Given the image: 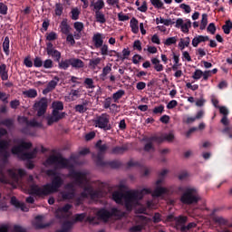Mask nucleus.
<instances>
[{
	"label": "nucleus",
	"mask_w": 232,
	"mask_h": 232,
	"mask_svg": "<svg viewBox=\"0 0 232 232\" xmlns=\"http://www.w3.org/2000/svg\"><path fill=\"white\" fill-rule=\"evenodd\" d=\"M151 190L150 188H143L141 190H129L125 193L121 191H114L112 193V200L116 204H125V208L128 211L133 209V206L139 204V200L144 198V195H150Z\"/></svg>",
	"instance_id": "f257e3e1"
},
{
	"label": "nucleus",
	"mask_w": 232,
	"mask_h": 232,
	"mask_svg": "<svg viewBox=\"0 0 232 232\" xmlns=\"http://www.w3.org/2000/svg\"><path fill=\"white\" fill-rule=\"evenodd\" d=\"M61 189V179L55 178L51 183H47L39 187L37 184H32L29 187L30 195H34L35 197H48L52 193H57Z\"/></svg>",
	"instance_id": "f03ea898"
},
{
	"label": "nucleus",
	"mask_w": 232,
	"mask_h": 232,
	"mask_svg": "<svg viewBox=\"0 0 232 232\" xmlns=\"http://www.w3.org/2000/svg\"><path fill=\"white\" fill-rule=\"evenodd\" d=\"M32 146V142H26L21 140L19 145L12 148L11 153H13V155H20L22 160H32V159H35L37 155V148L34 149L31 152H23V150H30Z\"/></svg>",
	"instance_id": "7ed1b4c3"
},
{
	"label": "nucleus",
	"mask_w": 232,
	"mask_h": 232,
	"mask_svg": "<svg viewBox=\"0 0 232 232\" xmlns=\"http://www.w3.org/2000/svg\"><path fill=\"white\" fill-rule=\"evenodd\" d=\"M53 111L50 117L47 118L48 126H52L54 122H59V121H63L64 117H66V112H60L64 110V103L61 101L53 102Z\"/></svg>",
	"instance_id": "20e7f679"
},
{
	"label": "nucleus",
	"mask_w": 232,
	"mask_h": 232,
	"mask_svg": "<svg viewBox=\"0 0 232 232\" xmlns=\"http://www.w3.org/2000/svg\"><path fill=\"white\" fill-rule=\"evenodd\" d=\"M199 200L200 195H198V190H197L195 188H186L180 197V202H182V204H186L187 206H191V204H198Z\"/></svg>",
	"instance_id": "39448f33"
},
{
	"label": "nucleus",
	"mask_w": 232,
	"mask_h": 232,
	"mask_svg": "<svg viewBox=\"0 0 232 232\" xmlns=\"http://www.w3.org/2000/svg\"><path fill=\"white\" fill-rule=\"evenodd\" d=\"M80 195L82 198H88L90 197L91 200H99V198L106 197L103 189L99 188L95 190L92 185L85 186Z\"/></svg>",
	"instance_id": "423d86ee"
},
{
	"label": "nucleus",
	"mask_w": 232,
	"mask_h": 232,
	"mask_svg": "<svg viewBox=\"0 0 232 232\" xmlns=\"http://www.w3.org/2000/svg\"><path fill=\"white\" fill-rule=\"evenodd\" d=\"M48 166H56L61 169H66L70 168V160L63 157L62 155H51L45 160Z\"/></svg>",
	"instance_id": "0eeeda50"
},
{
	"label": "nucleus",
	"mask_w": 232,
	"mask_h": 232,
	"mask_svg": "<svg viewBox=\"0 0 232 232\" xmlns=\"http://www.w3.org/2000/svg\"><path fill=\"white\" fill-rule=\"evenodd\" d=\"M96 150H98L97 155L92 154V159L94 160L96 166H104L106 161H104V155L108 151V145L102 144V140H100L95 144Z\"/></svg>",
	"instance_id": "6e6552de"
},
{
	"label": "nucleus",
	"mask_w": 232,
	"mask_h": 232,
	"mask_svg": "<svg viewBox=\"0 0 232 232\" xmlns=\"http://www.w3.org/2000/svg\"><path fill=\"white\" fill-rule=\"evenodd\" d=\"M95 128H100L104 131H110L111 130V123H110V114L102 113L93 120Z\"/></svg>",
	"instance_id": "1a4fd4ad"
},
{
	"label": "nucleus",
	"mask_w": 232,
	"mask_h": 232,
	"mask_svg": "<svg viewBox=\"0 0 232 232\" xmlns=\"http://www.w3.org/2000/svg\"><path fill=\"white\" fill-rule=\"evenodd\" d=\"M188 223V216H179V218H177V227L176 229L177 231H180V232H189L191 231V229H194V227H197V223L195 222H190L188 225H186Z\"/></svg>",
	"instance_id": "9d476101"
},
{
	"label": "nucleus",
	"mask_w": 232,
	"mask_h": 232,
	"mask_svg": "<svg viewBox=\"0 0 232 232\" xmlns=\"http://www.w3.org/2000/svg\"><path fill=\"white\" fill-rule=\"evenodd\" d=\"M71 179H73L74 184L82 188L86 182H88V174L86 172L77 171L75 169H71L69 175Z\"/></svg>",
	"instance_id": "9b49d317"
},
{
	"label": "nucleus",
	"mask_w": 232,
	"mask_h": 232,
	"mask_svg": "<svg viewBox=\"0 0 232 232\" xmlns=\"http://www.w3.org/2000/svg\"><path fill=\"white\" fill-rule=\"evenodd\" d=\"M119 213H120L119 209L115 208H112L111 211L106 208H101L97 212V217L101 220H103L104 222H108V220H110L111 217H119Z\"/></svg>",
	"instance_id": "f8f14e48"
},
{
	"label": "nucleus",
	"mask_w": 232,
	"mask_h": 232,
	"mask_svg": "<svg viewBox=\"0 0 232 232\" xmlns=\"http://www.w3.org/2000/svg\"><path fill=\"white\" fill-rule=\"evenodd\" d=\"M46 53L47 55L52 57L55 63H60L61 52L53 48V44H52V42L46 44Z\"/></svg>",
	"instance_id": "ddd939ff"
},
{
	"label": "nucleus",
	"mask_w": 232,
	"mask_h": 232,
	"mask_svg": "<svg viewBox=\"0 0 232 232\" xmlns=\"http://www.w3.org/2000/svg\"><path fill=\"white\" fill-rule=\"evenodd\" d=\"M34 108L37 111V116L43 117L48 110V100L46 98H42L38 102L34 103Z\"/></svg>",
	"instance_id": "4468645a"
},
{
	"label": "nucleus",
	"mask_w": 232,
	"mask_h": 232,
	"mask_svg": "<svg viewBox=\"0 0 232 232\" xmlns=\"http://www.w3.org/2000/svg\"><path fill=\"white\" fill-rule=\"evenodd\" d=\"M72 208H73V206L68 203L62 208H58L55 211V218L59 220L66 218V215L64 213H68Z\"/></svg>",
	"instance_id": "2eb2a0df"
},
{
	"label": "nucleus",
	"mask_w": 232,
	"mask_h": 232,
	"mask_svg": "<svg viewBox=\"0 0 232 232\" xmlns=\"http://www.w3.org/2000/svg\"><path fill=\"white\" fill-rule=\"evenodd\" d=\"M7 173L14 182H19V178L23 179V177L26 175V170L23 169H19L18 171L15 172V170L10 169L7 170Z\"/></svg>",
	"instance_id": "dca6fc26"
},
{
	"label": "nucleus",
	"mask_w": 232,
	"mask_h": 232,
	"mask_svg": "<svg viewBox=\"0 0 232 232\" xmlns=\"http://www.w3.org/2000/svg\"><path fill=\"white\" fill-rule=\"evenodd\" d=\"M220 122L221 124H223V126H226L222 130V133H224V135H227L228 139H232V126H229V120L227 119V116H223Z\"/></svg>",
	"instance_id": "f3484780"
},
{
	"label": "nucleus",
	"mask_w": 232,
	"mask_h": 232,
	"mask_svg": "<svg viewBox=\"0 0 232 232\" xmlns=\"http://www.w3.org/2000/svg\"><path fill=\"white\" fill-rule=\"evenodd\" d=\"M128 150H130V147L128 146V144H123L122 146L112 147L110 153L111 155H124V153H126Z\"/></svg>",
	"instance_id": "a211bd4d"
},
{
	"label": "nucleus",
	"mask_w": 232,
	"mask_h": 232,
	"mask_svg": "<svg viewBox=\"0 0 232 232\" xmlns=\"http://www.w3.org/2000/svg\"><path fill=\"white\" fill-rule=\"evenodd\" d=\"M92 43L95 48H101L104 44V34L101 33L94 34L92 36Z\"/></svg>",
	"instance_id": "6ab92c4d"
},
{
	"label": "nucleus",
	"mask_w": 232,
	"mask_h": 232,
	"mask_svg": "<svg viewBox=\"0 0 232 232\" xmlns=\"http://www.w3.org/2000/svg\"><path fill=\"white\" fill-rule=\"evenodd\" d=\"M11 204L12 206H14V208H16L17 209H21L25 213H28V211H30V208L26 207V204L19 202V200H17V198L15 197L11 198Z\"/></svg>",
	"instance_id": "aec40b11"
},
{
	"label": "nucleus",
	"mask_w": 232,
	"mask_h": 232,
	"mask_svg": "<svg viewBox=\"0 0 232 232\" xmlns=\"http://www.w3.org/2000/svg\"><path fill=\"white\" fill-rule=\"evenodd\" d=\"M59 28L61 34H63V35H68L70 32H72V26L69 25L67 18L63 19L60 23Z\"/></svg>",
	"instance_id": "412c9836"
},
{
	"label": "nucleus",
	"mask_w": 232,
	"mask_h": 232,
	"mask_svg": "<svg viewBox=\"0 0 232 232\" xmlns=\"http://www.w3.org/2000/svg\"><path fill=\"white\" fill-rule=\"evenodd\" d=\"M19 121L24 122L26 126H31V128H41L43 126V123L36 121L35 119L29 121L26 117L18 118Z\"/></svg>",
	"instance_id": "4be33fe9"
},
{
	"label": "nucleus",
	"mask_w": 232,
	"mask_h": 232,
	"mask_svg": "<svg viewBox=\"0 0 232 232\" xmlns=\"http://www.w3.org/2000/svg\"><path fill=\"white\" fill-rule=\"evenodd\" d=\"M150 193L149 195H151L154 198L162 197V195H166L168 193V188L164 187H157L153 192L151 193V188H150Z\"/></svg>",
	"instance_id": "5701e85b"
},
{
	"label": "nucleus",
	"mask_w": 232,
	"mask_h": 232,
	"mask_svg": "<svg viewBox=\"0 0 232 232\" xmlns=\"http://www.w3.org/2000/svg\"><path fill=\"white\" fill-rule=\"evenodd\" d=\"M70 63L72 68H75V70H79L81 68H84V62L78 58H70Z\"/></svg>",
	"instance_id": "b1692460"
},
{
	"label": "nucleus",
	"mask_w": 232,
	"mask_h": 232,
	"mask_svg": "<svg viewBox=\"0 0 232 232\" xmlns=\"http://www.w3.org/2000/svg\"><path fill=\"white\" fill-rule=\"evenodd\" d=\"M206 41H209V36H204V35H198L195 36L192 40V46L194 48H197L200 43H206Z\"/></svg>",
	"instance_id": "393cba45"
},
{
	"label": "nucleus",
	"mask_w": 232,
	"mask_h": 232,
	"mask_svg": "<svg viewBox=\"0 0 232 232\" xmlns=\"http://www.w3.org/2000/svg\"><path fill=\"white\" fill-rule=\"evenodd\" d=\"M35 227L36 229H46V227H50V223H43V216H36L35 217Z\"/></svg>",
	"instance_id": "a878e982"
},
{
	"label": "nucleus",
	"mask_w": 232,
	"mask_h": 232,
	"mask_svg": "<svg viewBox=\"0 0 232 232\" xmlns=\"http://www.w3.org/2000/svg\"><path fill=\"white\" fill-rule=\"evenodd\" d=\"M146 140L147 142H157V144H162V142H164V134H161L160 136L154 134L153 136L148 138Z\"/></svg>",
	"instance_id": "bb28decb"
},
{
	"label": "nucleus",
	"mask_w": 232,
	"mask_h": 232,
	"mask_svg": "<svg viewBox=\"0 0 232 232\" xmlns=\"http://www.w3.org/2000/svg\"><path fill=\"white\" fill-rule=\"evenodd\" d=\"M46 175L48 177H53L52 179V180H53L55 179H60V180H61V188H63V185L64 184V179H63V178L59 174H57V172L54 169H47L46 170Z\"/></svg>",
	"instance_id": "cd10ccee"
},
{
	"label": "nucleus",
	"mask_w": 232,
	"mask_h": 232,
	"mask_svg": "<svg viewBox=\"0 0 232 232\" xmlns=\"http://www.w3.org/2000/svg\"><path fill=\"white\" fill-rule=\"evenodd\" d=\"M130 26L131 28L132 34H139V20H137V18L132 17L130 19Z\"/></svg>",
	"instance_id": "c85d7f7f"
},
{
	"label": "nucleus",
	"mask_w": 232,
	"mask_h": 232,
	"mask_svg": "<svg viewBox=\"0 0 232 232\" xmlns=\"http://www.w3.org/2000/svg\"><path fill=\"white\" fill-rule=\"evenodd\" d=\"M150 61L151 63L154 65V70H156V72L164 71V65L160 63V60H159L158 58H152Z\"/></svg>",
	"instance_id": "c756f323"
},
{
	"label": "nucleus",
	"mask_w": 232,
	"mask_h": 232,
	"mask_svg": "<svg viewBox=\"0 0 232 232\" xmlns=\"http://www.w3.org/2000/svg\"><path fill=\"white\" fill-rule=\"evenodd\" d=\"M0 77L3 81H8V71L6 70V64L5 63L0 65Z\"/></svg>",
	"instance_id": "7c9ffc66"
},
{
	"label": "nucleus",
	"mask_w": 232,
	"mask_h": 232,
	"mask_svg": "<svg viewBox=\"0 0 232 232\" xmlns=\"http://www.w3.org/2000/svg\"><path fill=\"white\" fill-rule=\"evenodd\" d=\"M63 200H73L75 198V192H70L68 190L61 192Z\"/></svg>",
	"instance_id": "2f4dec72"
},
{
	"label": "nucleus",
	"mask_w": 232,
	"mask_h": 232,
	"mask_svg": "<svg viewBox=\"0 0 232 232\" xmlns=\"http://www.w3.org/2000/svg\"><path fill=\"white\" fill-rule=\"evenodd\" d=\"M88 105V102H83L82 104L75 105L74 110L78 113H85V111H88V108L86 107Z\"/></svg>",
	"instance_id": "473e14b6"
},
{
	"label": "nucleus",
	"mask_w": 232,
	"mask_h": 232,
	"mask_svg": "<svg viewBox=\"0 0 232 232\" xmlns=\"http://www.w3.org/2000/svg\"><path fill=\"white\" fill-rule=\"evenodd\" d=\"M222 30L226 35H229L232 31V22L231 20H227L225 24L222 26Z\"/></svg>",
	"instance_id": "72a5a7b5"
},
{
	"label": "nucleus",
	"mask_w": 232,
	"mask_h": 232,
	"mask_svg": "<svg viewBox=\"0 0 232 232\" xmlns=\"http://www.w3.org/2000/svg\"><path fill=\"white\" fill-rule=\"evenodd\" d=\"M124 95H126V91L119 90L112 94V100L114 102H119V100L122 99V97H124Z\"/></svg>",
	"instance_id": "f704fd0d"
},
{
	"label": "nucleus",
	"mask_w": 232,
	"mask_h": 232,
	"mask_svg": "<svg viewBox=\"0 0 232 232\" xmlns=\"http://www.w3.org/2000/svg\"><path fill=\"white\" fill-rule=\"evenodd\" d=\"M104 166H110L112 169H118V168H121L122 166V163L120 160H111V161H107L105 162Z\"/></svg>",
	"instance_id": "c9c22d12"
},
{
	"label": "nucleus",
	"mask_w": 232,
	"mask_h": 232,
	"mask_svg": "<svg viewBox=\"0 0 232 232\" xmlns=\"http://www.w3.org/2000/svg\"><path fill=\"white\" fill-rule=\"evenodd\" d=\"M3 50L5 55H10V38L8 36L5 37L3 42Z\"/></svg>",
	"instance_id": "e433bc0d"
},
{
	"label": "nucleus",
	"mask_w": 232,
	"mask_h": 232,
	"mask_svg": "<svg viewBox=\"0 0 232 232\" xmlns=\"http://www.w3.org/2000/svg\"><path fill=\"white\" fill-rule=\"evenodd\" d=\"M71 66L70 59H65L58 62V68L60 70H68Z\"/></svg>",
	"instance_id": "4c0bfd02"
},
{
	"label": "nucleus",
	"mask_w": 232,
	"mask_h": 232,
	"mask_svg": "<svg viewBox=\"0 0 232 232\" xmlns=\"http://www.w3.org/2000/svg\"><path fill=\"white\" fill-rule=\"evenodd\" d=\"M61 79L59 76H54L53 80L50 81L47 84V87L50 89L51 92H53V89L57 87Z\"/></svg>",
	"instance_id": "58836bf2"
},
{
	"label": "nucleus",
	"mask_w": 232,
	"mask_h": 232,
	"mask_svg": "<svg viewBox=\"0 0 232 232\" xmlns=\"http://www.w3.org/2000/svg\"><path fill=\"white\" fill-rule=\"evenodd\" d=\"M101 61H102L101 58L97 57L95 59H90L89 60V68L92 70H95L99 64H101Z\"/></svg>",
	"instance_id": "ea45409f"
},
{
	"label": "nucleus",
	"mask_w": 232,
	"mask_h": 232,
	"mask_svg": "<svg viewBox=\"0 0 232 232\" xmlns=\"http://www.w3.org/2000/svg\"><path fill=\"white\" fill-rule=\"evenodd\" d=\"M73 221H64L62 224V230H63L64 232H70L72 230V228L73 227Z\"/></svg>",
	"instance_id": "a19ab883"
},
{
	"label": "nucleus",
	"mask_w": 232,
	"mask_h": 232,
	"mask_svg": "<svg viewBox=\"0 0 232 232\" xmlns=\"http://www.w3.org/2000/svg\"><path fill=\"white\" fill-rule=\"evenodd\" d=\"M95 17L97 23H101V24H104L106 23V17L104 16V14L101 11H95Z\"/></svg>",
	"instance_id": "79ce46f5"
},
{
	"label": "nucleus",
	"mask_w": 232,
	"mask_h": 232,
	"mask_svg": "<svg viewBox=\"0 0 232 232\" xmlns=\"http://www.w3.org/2000/svg\"><path fill=\"white\" fill-rule=\"evenodd\" d=\"M111 72V66L106 65L105 67H103L102 72L100 74L101 79L102 81H105L107 75L110 74Z\"/></svg>",
	"instance_id": "37998d69"
},
{
	"label": "nucleus",
	"mask_w": 232,
	"mask_h": 232,
	"mask_svg": "<svg viewBox=\"0 0 232 232\" xmlns=\"http://www.w3.org/2000/svg\"><path fill=\"white\" fill-rule=\"evenodd\" d=\"M64 11V6H63V4L57 3L55 4V9H54V14L58 17H61L63 15V12Z\"/></svg>",
	"instance_id": "c03bdc74"
},
{
	"label": "nucleus",
	"mask_w": 232,
	"mask_h": 232,
	"mask_svg": "<svg viewBox=\"0 0 232 232\" xmlns=\"http://www.w3.org/2000/svg\"><path fill=\"white\" fill-rule=\"evenodd\" d=\"M189 43H191V39H189V37H186L185 39H180V42L179 43V48H181V50H184V48L189 46Z\"/></svg>",
	"instance_id": "a18cd8bd"
},
{
	"label": "nucleus",
	"mask_w": 232,
	"mask_h": 232,
	"mask_svg": "<svg viewBox=\"0 0 232 232\" xmlns=\"http://www.w3.org/2000/svg\"><path fill=\"white\" fill-rule=\"evenodd\" d=\"M24 95H26L29 99H35V97H37V90L29 89L28 91L24 92Z\"/></svg>",
	"instance_id": "49530a36"
},
{
	"label": "nucleus",
	"mask_w": 232,
	"mask_h": 232,
	"mask_svg": "<svg viewBox=\"0 0 232 232\" xmlns=\"http://www.w3.org/2000/svg\"><path fill=\"white\" fill-rule=\"evenodd\" d=\"M83 84L88 90H93V88H95V85L93 84V79L92 78H86L83 82Z\"/></svg>",
	"instance_id": "de8ad7c7"
},
{
	"label": "nucleus",
	"mask_w": 232,
	"mask_h": 232,
	"mask_svg": "<svg viewBox=\"0 0 232 232\" xmlns=\"http://www.w3.org/2000/svg\"><path fill=\"white\" fill-rule=\"evenodd\" d=\"M71 14V19H72V21H77L79 19V15H81V11H79V8L75 7L72 9Z\"/></svg>",
	"instance_id": "09e8293b"
},
{
	"label": "nucleus",
	"mask_w": 232,
	"mask_h": 232,
	"mask_svg": "<svg viewBox=\"0 0 232 232\" xmlns=\"http://www.w3.org/2000/svg\"><path fill=\"white\" fill-rule=\"evenodd\" d=\"M95 12H101L104 8V0H98L94 5H93Z\"/></svg>",
	"instance_id": "8fccbe9b"
},
{
	"label": "nucleus",
	"mask_w": 232,
	"mask_h": 232,
	"mask_svg": "<svg viewBox=\"0 0 232 232\" xmlns=\"http://www.w3.org/2000/svg\"><path fill=\"white\" fill-rule=\"evenodd\" d=\"M34 68H42L44 62H43V58H41V56H36L34 59Z\"/></svg>",
	"instance_id": "3c124183"
},
{
	"label": "nucleus",
	"mask_w": 232,
	"mask_h": 232,
	"mask_svg": "<svg viewBox=\"0 0 232 232\" xmlns=\"http://www.w3.org/2000/svg\"><path fill=\"white\" fill-rule=\"evenodd\" d=\"M214 222L216 224H218L219 226H227V220H226L222 217H215L214 218Z\"/></svg>",
	"instance_id": "603ef678"
},
{
	"label": "nucleus",
	"mask_w": 232,
	"mask_h": 232,
	"mask_svg": "<svg viewBox=\"0 0 232 232\" xmlns=\"http://www.w3.org/2000/svg\"><path fill=\"white\" fill-rule=\"evenodd\" d=\"M189 28H191V20H187V22L181 26V32H183V34H188L189 32Z\"/></svg>",
	"instance_id": "864d4df0"
},
{
	"label": "nucleus",
	"mask_w": 232,
	"mask_h": 232,
	"mask_svg": "<svg viewBox=\"0 0 232 232\" xmlns=\"http://www.w3.org/2000/svg\"><path fill=\"white\" fill-rule=\"evenodd\" d=\"M81 91L79 89L77 90H72L70 92L71 101H75V99H79L81 97Z\"/></svg>",
	"instance_id": "5fc2aeb1"
},
{
	"label": "nucleus",
	"mask_w": 232,
	"mask_h": 232,
	"mask_svg": "<svg viewBox=\"0 0 232 232\" xmlns=\"http://www.w3.org/2000/svg\"><path fill=\"white\" fill-rule=\"evenodd\" d=\"M150 3L154 8L160 10L164 6V3L161 0H150Z\"/></svg>",
	"instance_id": "6e6d98bb"
},
{
	"label": "nucleus",
	"mask_w": 232,
	"mask_h": 232,
	"mask_svg": "<svg viewBox=\"0 0 232 232\" xmlns=\"http://www.w3.org/2000/svg\"><path fill=\"white\" fill-rule=\"evenodd\" d=\"M167 140V142H173L175 140V134L173 132L163 134V141Z\"/></svg>",
	"instance_id": "4d7b16f0"
},
{
	"label": "nucleus",
	"mask_w": 232,
	"mask_h": 232,
	"mask_svg": "<svg viewBox=\"0 0 232 232\" xmlns=\"http://www.w3.org/2000/svg\"><path fill=\"white\" fill-rule=\"evenodd\" d=\"M203 74H204V72H202V70L197 69L193 72L192 79H194L195 81H198L199 79H201Z\"/></svg>",
	"instance_id": "13d9d810"
},
{
	"label": "nucleus",
	"mask_w": 232,
	"mask_h": 232,
	"mask_svg": "<svg viewBox=\"0 0 232 232\" xmlns=\"http://www.w3.org/2000/svg\"><path fill=\"white\" fill-rule=\"evenodd\" d=\"M2 126H5L6 128L10 129L14 126V120L12 119H5L1 121Z\"/></svg>",
	"instance_id": "bf43d9fd"
},
{
	"label": "nucleus",
	"mask_w": 232,
	"mask_h": 232,
	"mask_svg": "<svg viewBox=\"0 0 232 232\" xmlns=\"http://www.w3.org/2000/svg\"><path fill=\"white\" fill-rule=\"evenodd\" d=\"M165 46H171V44H177V37H169L164 42Z\"/></svg>",
	"instance_id": "052dcab7"
},
{
	"label": "nucleus",
	"mask_w": 232,
	"mask_h": 232,
	"mask_svg": "<svg viewBox=\"0 0 232 232\" xmlns=\"http://www.w3.org/2000/svg\"><path fill=\"white\" fill-rule=\"evenodd\" d=\"M43 66L45 68V70H50L53 68V61H52V59H46L44 62Z\"/></svg>",
	"instance_id": "680f3d73"
},
{
	"label": "nucleus",
	"mask_w": 232,
	"mask_h": 232,
	"mask_svg": "<svg viewBox=\"0 0 232 232\" xmlns=\"http://www.w3.org/2000/svg\"><path fill=\"white\" fill-rule=\"evenodd\" d=\"M207 31L208 34H211V35H215L217 33V26L215 25V23H210L207 27Z\"/></svg>",
	"instance_id": "e2e57ef3"
},
{
	"label": "nucleus",
	"mask_w": 232,
	"mask_h": 232,
	"mask_svg": "<svg viewBox=\"0 0 232 232\" xmlns=\"http://www.w3.org/2000/svg\"><path fill=\"white\" fill-rule=\"evenodd\" d=\"M74 26V30H76V32H82V30H84V24H82V22H75L73 24Z\"/></svg>",
	"instance_id": "0e129e2a"
},
{
	"label": "nucleus",
	"mask_w": 232,
	"mask_h": 232,
	"mask_svg": "<svg viewBox=\"0 0 232 232\" xmlns=\"http://www.w3.org/2000/svg\"><path fill=\"white\" fill-rule=\"evenodd\" d=\"M84 218H86V214L82 213V214H76L74 215V219L72 222H82V220H84Z\"/></svg>",
	"instance_id": "69168bd1"
},
{
	"label": "nucleus",
	"mask_w": 232,
	"mask_h": 232,
	"mask_svg": "<svg viewBox=\"0 0 232 232\" xmlns=\"http://www.w3.org/2000/svg\"><path fill=\"white\" fill-rule=\"evenodd\" d=\"M152 113H154V115L164 113V105H160L158 107H155L152 111Z\"/></svg>",
	"instance_id": "338daca9"
},
{
	"label": "nucleus",
	"mask_w": 232,
	"mask_h": 232,
	"mask_svg": "<svg viewBox=\"0 0 232 232\" xmlns=\"http://www.w3.org/2000/svg\"><path fill=\"white\" fill-rule=\"evenodd\" d=\"M46 41H57V33L51 32L46 35Z\"/></svg>",
	"instance_id": "774afa93"
}]
</instances>
